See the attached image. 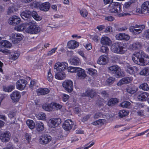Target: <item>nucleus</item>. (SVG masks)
<instances>
[{
	"label": "nucleus",
	"mask_w": 149,
	"mask_h": 149,
	"mask_svg": "<svg viewBox=\"0 0 149 149\" xmlns=\"http://www.w3.org/2000/svg\"><path fill=\"white\" fill-rule=\"evenodd\" d=\"M132 59L136 64L145 65L149 63V56L146 54L143 51H141L136 52L133 54Z\"/></svg>",
	"instance_id": "f257e3e1"
},
{
	"label": "nucleus",
	"mask_w": 149,
	"mask_h": 149,
	"mask_svg": "<svg viewBox=\"0 0 149 149\" xmlns=\"http://www.w3.org/2000/svg\"><path fill=\"white\" fill-rule=\"evenodd\" d=\"M68 65V63L66 62H58L55 63L54 68L58 71L55 74V77L56 79L61 80L65 78L66 74L64 71L67 68Z\"/></svg>",
	"instance_id": "f03ea898"
},
{
	"label": "nucleus",
	"mask_w": 149,
	"mask_h": 149,
	"mask_svg": "<svg viewBox=\"0 0 149 149\" xmlns=\"http://www.w3.org/2000/svg\"><path fill=\"white\" fill-rule=\"evenodd\" d=\"M122 6L118 2H114L111 3L109 6V12L111 13H117L119 17L126 16L130 15L129 13H121Z\"/></svg>",
	"instance_id": "7ed1b4c3"
},
{
	"label": "nucleus",
	"mask_w": 149,
	"mask_h": 149,
	"mask_svg": "<svg viewBox=\"0 0 149 149\" xmlns=\"http://www.w3.org/2000/svg\"><path fill=\"white\" fill-rule=\"evenodd\" d=\"M40 30V28L36 22H29L26 23V32L33 34H36L39 33Z\"/></svg>",
	"instance_id": "20e7f679"
},
{
	"label": "nucleus",
	"mask_w": 149,
	"mask_h": 149,
	"mask_svg": "<svg viewBox=\"0 0 149 149\" xmlns=\"http://www.w3.org/2000/svg\"><path fill=\"white\" fill-rule=\"evenodd\" d=\"M123 44L120 42L113 43L111 47L112 50L115 53L123 54L126 51L125 48L123 46Z\"/></svg>",
	"instance_id": "39448f33"
},
{
	"label": "nucleus",
	"mask_w": 149,
	"mask_h": 149,
	"mask_svg": "<svg viewBox=\"0 0 149 149\" xmlns=\"http://www.w3.org/2000/svg\"><path fill=\"white\" fill-rule=\"evenodd\" d=\"M124 66L126 72L130 74H133L139 72V69L138 67L130 65L128 63H125Z\"/></svg>",
	"instance_id": "423d86ee"
},
{
	"label": "nucleus",
	"mask_w": 149,
	"mask_h": 149,
	"mask_svg": "<svg viewBox=\"0 0 149 149\" xmlns=\"http://www.w3.org/2000/svg\"><path fill=\"white\" fill-rule=\"evenodd\" d=\"M63 86L65 90L69 93H71L73 90V82L70 80L65 81L63 83Z\"/></svg>",
	"instance_id": "0eeeda50"
},
{
	"label": "nucleus",
	"mask_w": 149,
	"mask_h": 149,
	"mask_svg": "<svg viewBox=\"0 0 149 149\" xmlns=\"http://www.w3.org/2000/svg\"><path fill=\"white\" fill-rule=\"evenodd\" d=\"M120 70V68L118 65H112L108 68L109 72L112 75L118 77L120 76L121 74Z\"/></svg>",
	"instance_id": "6e6552de"
},
{
	"label": "nucleus",
	"mask_w": 149,
	"mask_h": 149,
	"mask_svg": "<svg viewBox=\"0 0 149 149\" xmlns=\"http://www.w3.org/2000/svg\"><path fill=\"white\" fill-rule=\"evenodd\" d=\"M61 123V119L59 118H52L48 121V125L51 128H54L57 127Z\"/></svg>",
	"instance_id": "1a4fd4ad"
},
{
	"label": "nucleus",
	"mask_w": 149,
	"mask_h": 149,
	"mask_svg": "<svg viewBox=\"0 0 149 149\" xmlns=\"http://www.w3.org/2000/svg\"><path fill=\"white\" fill-rule=\"evenodd\" d=\"M22 36H23L22 34L13 33L10 36V38L13 43L16 44L22 40Z\"/></svg>",
	"instance_id": "9d476101"
},
{
	"label": "nucleus",
	"mask_w": 149,
	"mask_h": 149,
	"mask_svg": "<svg viewBox=\"0 0 149 149\" xmlns=\"http://www.w3.org/2000/svg\"><path fill=\"white\" fill-rule=\"evenodd\" d=\"M27 84V82L25 79H19L16 83V88L20 91H22L25 89Z\"/></svg>",
	"instance_id": "9b49d317"
},
{
	"label": "nucleus",
	"mask_w": 149,
	"mask_h": 149,
	"mask_svg": "<svg viewBox=\"0 0 149 149\" xmlns=\"http://www.w3.org/2000/svg\"><path fill=\"white\" fill-rule=\"evenodd\" d=\"M35 5V6L38 7L40 10L44 12L48 11L51 6L50 3L48 2L43 3L41 4L36 3Z\"/></svg>",
	"instance_id": "f8f14e48"
},
{
	"label": "nucleus",
	"mask_w": 149,
	"mask_h": 149,
	"mask_svg": "<svg viewBox=\"0 0 149 149\" xmlns=\"http://www.w3.org/2000/svg\"><path fill=\"white\" fill-rule=\"evenodd\" d=\"M10 98L13 102H18L21 97L20 92L17 90L14 91L10 95Z\"/></svg>",
	"instance_id": "ddd939ff"
},
{
	"label": "nucleus",
	"mask_w": 149,
	"mask_h": 149,
	"mask_svg": "<svg viewBox=\"0 0 149 149\" xmlns=\"http://www.w3.org/2000/svg\"><path fill=\"white\" fill-rule=\"evenodd\" d=\"M74 124V122L71 120H66L64 122L62 127L65 131H69L72 129Z\"/></svg>",
	"instance_id": "4468645a"
},
{
	"label": "nucleus",
	"mask_w": 149,
	"mask_h": 149,
	"mask_svg": "<svg viewBox=\"0 0 149 149\" xmlns=\"http://www.w3.org/2000/svg\"><path fill=\"white\" fill-rule=\"evenodd\" d=\"M52 137L47 134L42 135L40 139L39 142L42 144H46L48 143L51 140Z\"/></svg>",
	"instance_id": "2eb2a0df"
},
{
	"label": "nucleus",
	"mask_w": 149,
	"mask_h": 149,
	"mask_svg": "<svg viewBox=\"0 0 149 149\" xmlns=\"http://www.w3.org/2000/svg\"><path fill=\"white\" fill-rule=\"evenodd\" d=\"M20 22V18L16 15L13 16L9 19V23L11 25L16 26L19 24Z\"/></svg>",
	"instance_id": "dca6fc26"
},
{
	"label": "nucleus",
	"mask_w": 149,
	"mask_h": 149,
	"mask_svg": "<svg viewBox=\"0 0 149 149\" xmlns=\"http://www.w3.org/2000/svg\"><path fill=\"white\" fill-rule=\"evenodd\" d=\"M96 95V92L92 89H88L85 93L81 94V96L82 97H88L93 98Z\"/></svg>",
	"instance_id": "f3484780"
},
{
	"label": "nucleus",
	"mask_w": 149,
	"mask_h": 149,
	"mask_svg": "<svg viewBox=\"0 0 149 149\" xmlns=\"http://www.w3.org/2000/svg\"><path fill=\"white\" fill-rule=\"evenodd\" d=\"M69 61L70 63L72 65L78 66L81 64V61L78 57L74 56L70 58Z\"/></svg>",
	"instance_id": "a211bd4d"
},
{
	"label": "nucleus",
	"mask_w": 149,
	"mask_h": 149,
	"mask_svg": "<svg viewBox=\"0 0 149 149\" xmlns=\"http://www.w3.org/2000/svg\"><path fill=\"white\" fill-rule=\"evenodd\" d=\"M116 39L118 40H128L130 38V36L128 34L125 33H120L116 35Z\"/></svg>",
	"instance_id": "6ab92c4d"
},
{
	"label": "nucleus",
	"mask_w": 149,
	"mask_h": 149,
	"mask_svg": "<svg viewBox=\"0 0 149 149\" xmlns=\"http://www.w3.org/2000/svg\"><path fill=\"white\" fill-rule=\"evenodd\" d=\"M141 47V45L140 42H134L129 46V48L131 50H134L140 49Z\"/></svg>",
	"instance_id": "aec40b11"
},
{
	"label": "nucleus",
	"mask_w": 149,
	"mask_h": 149,
	"mask_svg": "<svg viewBox=\"0 0 149 149\" xmlns=\"http://www.w3.org/2000/svg\"><path fill=\"white\" fill-rule=\"evenodd\" d=\"M50 92V90L48 88H40L38 89L37 93L39 95H45L48 94Z\"/></svg>",
	"instance_id": "412c9836"
},
{
	"label": "nucleus",
	"mask_w": 149,
	"mask_h": 149,
	"mask_svg": "<svg viewBox=\"0 0 149 149\" xmlns=\"http://www.w3.org/2000/svg\"><path fill=\"white\" fill-rule=\"evenodd\" d=\"M79 46V43L75 40L69 41L67 44L68 47L71 49H74Z\"/></svg>",
	"instance_id": "4be33fe9"
},
{
	"label": "nucleus",
	"mask_w": 149,
	"mask_h": 149,
	"mask_svg": "<svg viewBox=\"0 0 149 149\" xmlns=\"http://www.w3.org/2000/svg\"><path fill=\"white\" fill-rule=\"evenodd\" d=\"M133 77H127L122 78L119 82L120 85L127 84L130 83L133 80Z\"/></svg>",
	"instance_id": "5701e85b"
},
{
	"label": "nucleus",
	"mask_w": 149,
	"mask_h": 149,
	"mask_svg": "<svg viewBox=\"0 0 149 149\" xmlns=\"http://www.w3.org/2000/svg\"><path fill=\"white\" fill-rule=\"evenodd\" d=\"M101 43L103 45L109 46L111 44V41L109 38L104 36L101 38Z\"/></svg>",
	"instance_id": "b1692460"
},
{
	"label": "nucleus",
	"mask_w": 149,
	"mask_h": 149,
	"mask_svg": "<svg viewBox=\"0 0 149 149\" xmlns=\"http://www.w3.org/2000/svg\"><path fill=\"white\" fill-rule=\"evenodd\" d=\"M10 139V136L7 132L2 133L0 136V139L3 142H6L8 141Z\"/></svg>",
	"instance_id": "393cba45"
},
{
	"label": "nucleus",
	"mask_w": 149,
	"mask_h": 149,
	"mask_svg": "<svg viewBox=\"0 0 149 149\" xmlns=\"http://www.w3.org/2000/svg\"><path fill=\"white\" fill-rule=\"evenodd\" d=\"M77 72V76L79 79H84L86 76L84 70L81 68H80V69H78Z\"/></svg>",
	"instance_id": "a878e982"
},
{
	"label": "nucleus",
	"mask_w": 149,
	"mask_h": 149,
	"mask_svg": "<svg viewBox=\"0 0 149 149\" xmlns=\"http://www.w3.org/2000/svg\"><path fill=\"white\" fill-rule=\"evenodd\" d=\"M149 95V94L146 92H143L141 93L138 95L137 98L140 101L145 100Z\"/></svg>",
	"instance_id": "bb28decb"
},
{
	"label": "nucleus",
	"mask_w": 149,
	"mask_h": 149,
	"mask_svg": "<svg viewBox=\"0 0 149 149\" xmlns=\"http://www.w3.org/2000/svg\"><path fill=\"white\" fill-rule=\"evenodd\" d=\"M21 17L24 20H27L31 16V12L27 10L22 12L20 14Z\"/></svg>",
	"instance_id": "cd10ccee"
},
{
	"label": "nucleus",
	"mask_w": 149,
	"mask_h": 149,
	"mask_svg": "<svg viewBox=\"0 0 149 149\" xmlns=\"http://www.w3.org/2000/svg\"><path fill=\"white\" fill-rule=\"evenodd\" d=\"M129 31L132 32L133 34L134 35L138 34L142 32V29H135L134 26H130L129 29Z\"/></svg>",
	"instance_id": "c85d7f7f"
},
{
	"label": "nucleus",
	"mask_w": 149,
	"mask_h": 149,
	"mask_svg": "<svg viewBox=\"0 0 149 149\" xmlns=\"http://www.w3.org/2000/svg\"><path fill=\"white\" fill-rule=\"evenodd\" d=\"M36 128L37 131L41 132L43 131L44 128V124L41 121H38L36 123Z\"/></svg>",
	"instance_id": "c756f323"
},
{
	"label": "nucleus",
	"mask_w": 149,
	"mask_h": 149,
	"mask_svg": "<svg viewBox=\"0 0 149 149\" xmlns=\"http://www.w3.org/2000/svg\"><path fill=\"white\" fill-rule=\"evenodd\" d=\"M119 100L116 98H112L110 99L108 102L107 105L109 106H113L117 104Z\"/></svg>",
	"instance_id": "7c9ffc66"
},
{
	"label": "nucleus",
	"mask_w": 149,
	"mask_h": 149,
	"mask_svg": "<svg viewBox=\"0 0 149 149\" xmlns=\"http://www.w3.org/2000/svg\"><path fill=\"white\" fill-rule=\"evenodd\" d=\"M42 108L45 111H51L53 109L52 102L48 104H45L43 105Z\"/></svg>",
	"instance_id": "2f4dec72"
},
{
	"label": "nucleus",
	"mask_w": 149,
	"mask_h": 149,
	"mask_svg": "<svg viewBox=\"0 0 149 149\" xmlns=\"http://www.w3.org/2000/svg\"><path fill=\"white\" fill-rule=\"evenodd\" d=\"M98 62L100 64L102 65L106 64L107 63L106 56L104 55L100 56L99 58Z\"/></svg>",
	"instance_id": "473e14b6"
},
{
	"label": "nucleus",
	"mask_w": 149,
	"mask_h": 149,
	"mask_svg": "<svg viewBox=\"0 0 149 149\" xmlns=\"http://www.w3.org/2000/svg\"><path fill=\"white\" fill-rule=\"evenodd\" d=\"M141 8H142L144 12L146 11L149 13V1L144 2L141 5Z\"/></svg>",
	"instance_id": "72a5a7b5"
},
{
	"label": "nucleus",
	"mask_w": 149,
	"mask_h": 149,
	"mask_svg": "<svg viewBox=\"0 0 149 149\" xmlns=\"http://www.w3.org/2000/svg\"><path fill=\"white\" fill-rule=\"evenodd\" d=\"M15 88L14 85H10L6 86H3V90L6 92H10Z\"/></svg>",
	"instance_id": "f704fd0d"
},
{
	"label": "nucleus",
	"mask_w": 149,
	"mask_h": 149,
	"mask_svg": "<svg viewBox=\"0 0 149 149\" xmlns=\"http://www.w3.org/2000/svg\"><path fill=\"white\" fill-rule=\"evenodd\" d=\"M15 29L17 31H22L26 29V23H23L19 26H16Z\"/></svg>",
	"instance_id": "c9c22d12"
},
{
	"label": "nucleus",
	"mask_w": 149,
	"mask_h": 149,
	"mask_svg": "<svg viewBox=\"0 0 149 149\" xmlns=\"http://www.w3.org/2000/svg\"><path fill=\"white\" fill-rule=\"evenodd\" d=\"M141 75L148 76L149 75V67H146L143 69L139 72Z\"/></svg>",
	"instance_id": "e433bc0d"
},
{
	"label": "nucleus",
	"mask_w": 149,
	"mask_h": 149,
	"mask_svg": "<svg viewBox=\"0 0 149 149\" xmlns=\"http://www.w3.org/2000/svg\"><path fill=\"white\" fill-rule=\"evenodd\" d=\"M26 123L29 128L31 129H34L35 127V124L34 122L32 120H27L26 122Z\"/></svg>",
	"instance_id": "4c0bfd02"
},
{
	"label": "nucleus",
	"mask_w": 149,
	"mask_h": 149,
	"mask_svg": "<svg viewBox=\"0 0 149 149\" xmlns=\"http://www.w3.org/2000/svg\"><path fill=\"white\" fill-rule=\"evenodd\" d=\"M1 44L4 48H10L11 46V44L7 40H3L1 42Z\"/></svg>",
	"instance_id": "58836bf2"
},
{
	"label": "nucleus",
	"mask_w": 149,
	"mask_h": 149,
	"mask_svg": "<svg viewBox=\"0 0 149 149\" xmlns=\"http://www.w3.org/2000/svg\"><path fill=\"white\" fill-rule=\"evenodd\" d=\"M127 92L130 94H133L136 92L135 88L132 85H129L126 88Z\"/></svg>",
	"instance_id": "ea45409f"
},
{
	"label": "nucleus",
	"mask_w": 149,
	"mask_h": 149,
	"mask_svg": "<svg viewBox=\"0 0 149 149\" xmlns=\"http://www.w3.org/2000/svg\"><path fill=\"white\" fill-rule=\"evenodd\" d=\"M129 112L128 111L125 110H120L119 111L118 114L120 118H123L128 115Z\"/></svg>",
	"instance_id": "a19ab883"
},
{
	"label": "nucleus",
	"mask_w": 149,
	"mask_h": 149,
	"mask_svg": "<svg viewBox=\"0 0 149 149\" xmlns=\"http://www.w3.org/2000/svg\"><path fill=\"white\" fill-rule=\"evenodd\" d=\"M131 105V103L128 101H124L121 102L120 104L121 107L123 108H128Z\"/></svg>",
	"instance_id": "79ce46f5"
},
{
	"label": "nucleus",
	"mask_w": 149,
	"mask_h": 149,
	"mask_svg": "<svg viewBox=\"0 0 149 149\" xmlns=\"http://www.w3.org/2000/svg\"><path fill=\"white\" fill-rule=\"evenodd\" d=\"M87 73L91 76H94L97 73V71L91 68L87 69Z\"/></svg>",
	"instance_id": "37998d69"
},
{
	"label": "nucleus",
	"mask_w": 149,
	"mask_h": 149,
	"mask_svg": "<svg viewBox=\"0 0 149 149\" xmlns=\"http://www.w3.org/2000/svg\"><path fill=\"white\" fill-rule=\"evenodd\" d=\"M31 15L36 20L39 21L40 20V17L38 16L37 13L35 11H33L31 13Z\"/></svg>",
	"instance_id": "c03bdc74"
},
{
	"label": "nucleus",
	"mask_w": 149,
	"mask_h": 149,
	"mask_svg": "<svg viewBox=\"0 0 149 149\" xmlns=\"http://www.w3.org/2000/svg\"><path fill=\"white\" fill-rule=\"evenodd\" d=\"M36 117L40 120H44L45 119L46 115L44 113H40L36 115Z\"/></svg>",
	"instance_id": "a18cd8bd"
},
{
	"label": "nucleus",
	"mask_w": 149,
	"mask_h": 149,
	"mask_svg": "<svg viewBox=\"0 0 149 149\" xmlns=\"http://www.w3.org/2000/svg\"><path fill=\"white\" fill-rule=\"evenodd\" d=\"M139 88L144 91H147L149 90V87L147 84L146 83H144L141 84L139 86Z\"/></svg>",
	"instance_id": "49530a36"
},
{
	"label": "nucleus",
	"mask_w": 149,
	"mask_h": 149,
	"mask_svg": "<svg viewBox=\"0 0 149 149\" xmlns=\"http://www.w3.org/2000/svg\"><path fill=\"white\" fill-rule=\"evenodd\" d=\"M52 104L53 109H54L56 110L61 109L62 107V105L55 102H52Z\"/></svg>",
	"instance_id": "de8ad7c7"
},
{
	"label": "nucleus",
	"mask_w": 149,
	"mask_h": 149,
	"mask_svg": "<svg viewBox=\"0 0 149 149\" xmlns=\"http://www.w3.org/2000/svg\"><path fill=\"white\" fill-rule=\"evenodd\" d=\"M67 68L68 72H77L78 69H80V68L74 67H69Z\"/></svg>",
	"instance_id": "09e8293b"
},
{
	"label": "nucleus",
	"mask_w": 149,
	"mask_h": 149,
	"mask_svg": "<svg viewBox=\"0 0 149 149\" xmlns=\"http://www.w3.org/2000/svg\"><path fill=\"white\" fill-rule=\"evenodd\" d=\"M20 54L17 52V51L15 52L13 54H11L10 56V59L13 60H15L17 59L19 56Z\"/></svg>",
	"instance_id": "8fccbe9b"
},
{
	"label": "nucleus",
	"mask_w": 149,
	"mask_h": 149,
	"mask_svg": "<svg viewBox=\"0 0 149 149\" xmlns=\"http://www.w3.org/2000/svg\"><path fill=\"white\" fill-rule=\"evenodd\" d=\"M81 15L83 17H87L88 12L85 9H82L80 11Z\"/></svg>",
	"instance_id": "3c124183"
},
{
	"label": "nucleus",
	"mask_w": 149,
	"mask_h": 149,
	"mask_svg": "<svg viewBox=\"0 0 149 149\" xmlns=\"http://www.w3.org/2000/svg\"><path fill=\"white\" fill-rule=\"evenodd\" d=\"M16 111L15 110L9 111L8 114L9 117L10 118H14L16 114Z\"/></svg>",
	"instance_id": "603ef678"
},
{
	"label": "nucleus",
	"mask_w": 149,
	"mask_h": 149,
	"mask_svg": "<svg viewBox=\"0 0 149 149\" xmlns=\"http://www.w3.org/2000/svg\"><path fill=\"white\" fill-rule=\"evenodd\" d=\"M109 51V49L107 47L102 46L100 50L101 52L105 53H107Z\"/></svg>",
	"instance_id": "864d4df0"
},
{
	"label": "nucleus",
	"mask_w": 149,
	"mask_h": 149,
	"mask_svg": "<svg viewBox=\"0 0 149 149\" xmlns=\"http://www.w3.org/2000/svg\"><path fill=\"white\" fill-rule=\"evenodd\" d=\"M115 80V78L113 77H110L107 79L106 80V82L109 85H110L113 83Z\"/></svg>",
	"instance_id": "5fc2aeb1"
},
{
	"label": "nucleus",
	"mask_w": 149,
	"mask_h": 149,
	"mask_svg": "<svg viewBox=\"0 0 149 149\" xmlns=\"http://www.w3.org/2000/svg\"><path fill=\"white\" fill-rule=\"evenodd\" d=\"M53 77L52 74L50 70H49L48 72L47 79L49 82H52L53 80Z\"/></svg>",
	"instance_id": "6e6d98bb"
},
{
	"label": "nucleus",
	"mask_w": 149,
	"mask_h": 149,
	"mask_svg": "<svg viewBox=\"0 0 149 149\" xmlns=\"http://www.w3.org/2000/svg\"><path fill=\"white\" fill-rule=\"evenodd\" d=\"M103 124L102 120L101 119H99L98 120L94 121L92 123V124L94 125H102Z\"/></svg>",
	"instance_id": "4d7b16f0"
},
{
	"label": "nucleus",
	"mask_w": 149,
	"mask_h": 149,
	"mask_svg": "<svg viewBox=\"0 0 149 149\" xmlns=\"http://www.w3.org/2000/svg\"><path fill=\"white\" fill-rule=\"evenodd\" d=\"M30 134L26 133L25 134V138L28 143H29L31 140V136Z\"/></svg>",
	"instance_id": "13d9d810"
},
{
	"label": "nucleus",
	"mask_w": 149,
	"mask_h": 149,
	"mask_svg": "<svg viewBox=\"0 0 149 149\" xmlns=\"http://www.w3.org/2000/svg\"><path fill=\"white\" fill-rule=\"evenodd\" d=\"M57 47H55L52 49L50 51L48 52L47 54V56H50L52 55L54 53H55L56 50H57Z\"/></svg>",
	"instance_id": "bf43d9fd"
},
{
	"label": "nucleus",
	"mask_w": 149,
	"mask_h": 149,
	"mask_svg": "<svg viewBox=\"0 0 149 149\" xmlns=\"http://www.w3.org/2000/svg\"><path fill=\"white\" fill-rule=\"evenodd\" d=\"M69 96L68 95L63 93L62 95V100L63 102H66L69 99Z\"/></svg>",
	"instance_id": "052dcab7"
},
{
	"label": "nucleus",
	"mask_w": 149,
	"mask_h": 149,
	"mask_svg": "<svg viewBox=\"0 0 149 149\" xmlns=\"http://www.w3.org/2000/svg\"><path fill=\"white\" fill-rule=\"evenodd\" d=\"M143 36L144 38L149 39V29L145 31Z\"/></svg>",
	"instance_id": "680f3d73"
},
{
	"label": "nucleus",
	"mask_w": 149,
	"mask_h": 149,
	"mask_svg": "<svg viewBox=\"0 0 149 149\" xmlns=\"http://www.w3.org/2000/svg\"><path fill=\"white\" fill-rule=\"evenodd\" d=\"M105 19L109 21L112 22L114 20L115 18L113 16H108L105 17Z\"/></svg>",
	"instance_id": "e2e57ef3"
},
{
	"label": "nucleus",
	"mask_w": 149,
	"mask_h": 149,
	"mask_svg": "<svg viewBox=\"0 0 149 149\" xmlns=\"http://www.w3.org/2000/svg\"><path fill=\"white\" fill-rule=\"evenodd\" d=\"M102 113L100 112H97L94 115L93 118L94 119H97L102 115Z\"/></svg>",
	"instance_id": "0e129e2a"
},
{
	"label": "nucleus",
	"mask_w": 149,
	"mask_h": 149,
	"mask_svg": "<svg viewBox=\"0 0 149 149\" xmlns=\"http://www.w3.org/2000/svg\"><path fill=\"white\" fill-rule=\"evenodd\" d=\"M36 84V83L34 80H31L29 84V87L31 89L33 88V86L35 85Z\"/></svg>",
	"instance_id": "69168bd1"
},
{
	"label": "nucleus",
	"mask_w": 149,
	"mask_h": 149,
	"mask_svg": "<svg viewBox=\"0 0 149 149\" xmlns=\"http://www.w3.org/2000/svg\"><path fill=\"white\" fill-rule=\"evenodd\" d=\"M77 53L81 56L84 60L86 59V58L85 56L84 52L83 51H78L77 52Z\"/></svg>",
	"instance_id": "338daca9"
},
{
	"label": "nucleus",
	"mask_w": 149,
	"mask_h": 149,
	"mask_svg": "<svg viewBox=\"0 0 149 149\" xmlns=\"http://www.w3.org/2000/svg\"><path fill=\"white\" fill-rule=\"evenodd\" d=\"M99 102H98V104L99 106L100 107L101 106L104 105V100L103 99L100 98L99 99Z\"/></svg>",
	"instance_id": "774afa93"
}]
</instances>
